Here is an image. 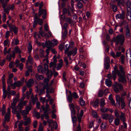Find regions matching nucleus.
Here are the masks:
<instances>
[{
  "mask_svg": "<svg viewBox=\"0 0 131 131\" xmlns=\"http://www.w3.org/2000/svg\"><path fill=\"white\" fill-rule=\"evenodd\" d=\"M117 67L115 66L114 68V71H112V74L113 75V79L115 80L116 78V75L117 74L118 76L119 77L118 78L119 81L122 82L124 84L126 83V80L125 77V73L124 70V69L122 66H120L119 67V71L117 69Z\"/></svg>",
  "mask_w": 131,
  "mask_h": 131,
  "instance_id": "obj_1",
  "label": "nucleus"
},
{
  "mask_svg": "<svg viewBox=\"0 0 131 131\" xmlns=\"http://www.w3.org/2000/svg\"><path fill=\"white\" fill-rule=\"evenodd\" d=\"M73 42H71V45L66 44L65 45V48H64L65 53L67 54L68 57L72 55L73 56L75 55L77 53V49L76 48H74L73 49L68 51L72 49V46L74 45Z\"/></svg>",
  "mask_w": 131,
  "mask_h": 131,
  "instance_id": "obj_2",
  "label": "nucleus"
},
{
  "mask_svg": "<svg viewBox=\"0 0 131 131\" xmlns=\"http://www.w3.org/2000/svg\"><path fill=\"white\" fill-rule=\"evenodd\" d=\"M116 103L117 105L119 106L120 105V102L121 103V106L122 109L124 108L125 106V104L124 102V99L122 97H120L119 95H116Z\"/></svg>",
  "mask_w": 131,
  "mask_h": 131,
  "instance_id": "obj_3",
  "label": "nucleus"
},
{
  "mask_svg": "<svg viewBox=\"0 0 131 131\" xmlns=\"http://www.w3.org/2000/svg\"><path fill=\"white\" fill-rule=\"evenodd\" d=\"M124 40L125 37L123 34H121L117 36L115 40L116 45L118 44L122 45L124 42Z\"/></svg>",
  "mask_w": 131,
  "mask_h": 131,
  "instance_id": "obj_4",
  "label": "nucleus"
},
{
  "mask_svg": "<svg viewBox=\"0 0 131 131\" xmlns=\"http://www.w3.org/2000/svg\"><path fill=\"white\" fill-rule=\"evenodd\" d=\"M21 114L23 115H25L28 114V112L25 110H23L21 112ZM24 120H25V121L24 125L25 126H27L29 124L31 120L29 118H27V116H25L23 117Z\"/></svg>",
  "mask_w": 131,
  "mask_h": 131,
  "instance_id": "obj_5",
  "label": "nucleus"
},
{
  "mask_svg": "<svg viewBox=\"0 0 131 131\" xmlns=\"http://www.w3.org/2000/svg\"><path fill=\"white\" fill-rule=\"evenodd\" d=\"M48 102H46V108H45L43 106H41V108H42V110L45 111V112H47L48 111H49L50 110L49 109V106L47 104ZM43 114L46 117V119H48L49 118V116L48 114H47L46 112H45Z\"/></svg>",
  "mask_w": 131,
  "mask_h": 131,
  "instance_id": "obj_6",
  "label": "nucleus"
},
{
  "mask_svg": "<svg viewBox=\"0 0 131 131\" xmlns=\"http://www.w3.org/2000/svg\"><path fill=\"white\" fill-rule=\"evenodd\" d=\"M125 13L124 12L122 11L121 14H117L116 17L117 19H124L125 17Z\"/></svg>",
  "mask_w": 131,
  "mask_h": 131,
  "instance_id": "obj_7",
  "label": "nucleus"
},
{
  "mask_svg": "<svg viewBox=\"0 0 131 131\" xmlns=\"http://www.w3.org/2000/svg\"><path fill=\"white\" fill-rule=\"evenodd\" d=\"M9 27H10V31H13L15 34H16L18 31V29L14 25H9Z\"/></svg>",
  "mask_w": 131,
  "mask_h": 131,
  "instance_id": "obj_8",
  "label": "nucleus"
},
{
  "mask_svg": "<svg viewBox=\"0 0 131 131\" xmlns=\"http://www.w3.org/2000/svg\"><path fill=\"white\" fill-rule=\"evenodd\" d=\"M10 109L9 108H8L7 109V112L6 113L5 117V121L7 122H9V118L10 116Z\"/></svg>",
  "mask_w": 131,
  "mask_h": 131,
  "instance_id": "obj_9",
  "label": "nucleus"
},
{
  "mask_svg": "<svg viewBox=\"0 0 131 131\" xmlns=\"http://www.w3.org/2000/svg\"><path fill=\"white\" fill-rule=\"evenodd\" d=\"M125 36L127 38H130L131 35L130 32V30L128 25H127L126 27Z\"/></svg>",
  "mask_w": 131,
  "mask_h": 131,
  "instance_id": "obj_10",
  "label": "nucleus"
},
{
  "mask_svg": "<svg viewBox=\"0 0 131 131\" xmlns=\"http://www.w3.org/2000/svg\"><path fill=\"white\" fill-rule=\"evenodd\" d=\"M63 60L60 59L59 60V63L56 64V67L57 70H59L63 66Z\"/></svg>",
  "mask_w": 131,
  "mask_h": 131,
  "instance_id": "obj_11",
  "label": "nucleus"
},
{
  "mask_svg": "<svg viewBox=\"0 0 131 131\" xmlns=\"http://www.w3.org/2000/svg\"><path fill=\"white\" fill-rule=\"evenodd\" d=\"M130 49L127 50L126 53V58L127 61H130L131 60V55L130 52Z\"/></svg>",
  "mask_w": 131,
  "mask_h": 131,
  "instance_id": "obj_12",
  "label": "nucleus"
},
{
  "mask_svg": "<svg viewBox=\"0 0 131 131\" xmlns=\"http://www.w3.org/2000/svg\"><path fill=\"white\" fill-rule=\"evenodd\" d=\"M33 62L34 61L33 58L30 56H29L28 57V59L26 62V66H28V63L31 64H33Z\"/></svg>",
  "mask_w": 131,
  "mask_h": 131,
  "instance_id": "obj_13",
  "label": "nucleus"
},
{
  "mask_svg": "<svg viewBox=\"0 0 131 131\" xmlns=\"http://www.w3.org/2000/svg\"><path fill=\"white\" fill-rule=\"evenodd\" d=\"M107 125V124L106 123H102L100 127L101 131H104L105 130L106 128Z\"/></svg>",
  "mask_w": 131,
  "mask_h": 131,
  "instance_id": "obj_14",
  "label": "nucleus"
},
{
  "mask_svg": "<svg viewBox=\"0 0 131 131\" xmlns=\"http://www.w3.org/2000/svg\"><path fill=\"white\" fill-rule=\"evenodd\" d=\"M19 43V41L18 39L17 38H15L13 39L11 44L12 46H14L18 45Z\"/></svg>",
  "mask_w": 131,
  "mask_h": 131,
  "instance_id": "obj_15",
  "label": "nucleus"
},
{
  "mask_svg": "<svg viewBox=\"0 0 131 131\" xmlns=\"http://www.w3.org/2000/svg\"><path fill=\"white\" fill-rule=\"evenodd\" d=\"M99 102V100L97 99L95 100L94 102H91V104L94 107H96L98 106V104Z\"/></svg>",
  "mask_w": 131,
  "mask_h": 131,
  "instance_id": "obj_16",
  "label": "nucleus"
},
{
  "mask_svg": "<svg viewBox=\"0 0 131 131\" xmlns=\"http://www.w3.org/2000/svg\"><path fill=\"white\" fill-rule=\"evenodd\" d=\"M46 47L48 48H51V47L54 46L52 42L48 41L46 43Z\"/></svg>",
  "mask_w": 131,
  "mask_h": 131,
  "instance_id": "obj_17",
  "label": "nucleus"
},
{
  "mask_svg": "<svg viewBox=\"0 0 131 131\" xmlns=\"http://www.w3.org/2000/svg\"><path fill=\"white\" fill-rule=\"evenodd\" d=\"M48 122L50 124L52 123H53L54 128L55 129H56L58 127V124L56 122H53V121L52 120L49 119L48 121Z\"/></svg>",
  "mask_w": 131,
  "mask_h": 131,
  "instance_id": "obj_18",
  "label": "nucleus"
},
{
  "mask_svg": "<svg viewBox=\"0 0 131 131\" xmlns=\"http://www.w3.org/2000/svg\"><path fill=\"white\" fill-rule=\"evenodd\" d=\"M110 5L111 7L113 9V11L116 12L117 10V7L113 3L111 2L110 3Z\"/></svg>",
  "mask_w": 131,
  "mask_h": 131,
  "instance_id": "obj_19",
  "label": "nucleus"
},
{
  "mask_svg": "<svg viewBox=\"0 0 131 131\" xmlns=\"http://www.w3.org/2000/svg\"><path fill=\"white\" fill-rule=\"evenodd\" d=\"M120 119L123 122H125L126 121V118L125 114L121 112V114L119 116Z\"/></svg>",
  "mask_w": 131,
  "mask_h": 131,
  "instance_id": "obj_20",
  "label": "nucleus"
},
{
  "mask_svg": "<svg viewBox=\"0 0 131 131\" xmlns=\"http://www.w3.org/2000/svg\"><path fill=\"white\" fill-rule=\"evenodd\" d=\"M114 116L112 114H109V116L108 117V119L109 120V122L110 123H111L113 121L114 119Z\"/></svg>",
  "mask_w": 131,
  "mask_h": 131,
  "instance_id": "obj_21",
  "label": "nucleus"
},
{
  "mask_svg": "<svg viewBox=\"0 0 131 131\" xmlns=\"http://www.w3.org/2000/svg\"><path fill=\"white\" fill-rule=\"evenodd\" d=\"M37 70L39 73L42 74L45 73V71L43 69L41 65L39 66L38 67Z\"/></svg>",
  "mask_w": 131,
  "mask_h": 131,
  "instance_id": "obj_22",
  "label": "nucleus"
},
{
  "mask_svg": "<svg viewBox=\"0 0 131 131\" xmlns=\"http://www.w3.org/2000/svg\"><path fill=\"white\" fill-rule=\"evenodd\" d=\"M34 82V81L32 79H30L27 82V85L29 88L33 84Z\"/></svg>",
  "mask_w": 131,
  "mask_h": 131,
  "instance_id": "obj_23",
  "label": "nucleus"
},
{
  "mask_svg": "<svg viewBox=\"0 0 131 131\" xmlns=\"http://www.w3.org/2000/svg\"><path fill=\"white\" fill-rule=\"evenodd\" d=\"M105 83L106 85L108 87L111 86L112 84V82L111 81L108 79H106V80Z\"/></svg>",
  "mask_w": 131,
  "mask_h": 131,
  "instance_id": "obj_24",
  "label": "nucleus"
},
{
  "mask_svg": "<svg viewBox=\"0 0 131 131\" xmlns=\"http://www.w3.org/2000/svg\"><path fill=\"white\" fill-rule=\"evenodd\" d=\"M126 17L127 19L128 20H131V10L127 11Z\"/></svg>",
  "mask_w": 131,
  "mask_h": 131,
  "instance_id": "obj_25",
  "label": "nucleus"
},
{
  "mask_svg": "<svg viewBox=\"0 0 131 131\" xmlns=\"http://www.w3.org/2000/svg\"><path fill=\"white\" fill-rule=\"evenodd\" d=\"M45 14L44 17L46 15V10L45 9H40L39 11V15L40 16L41 15Z\"/></svg>",
  "mask_w": 131,
  "mask_h": 131,
  "instance_id": "obj_26",
  "label": "nucleus"
},
{
  "mask_svg": "<svg viewBox=\"0 0 131 131\" xmlns=\"http://www.w3.org/2000/svg\"><path fill=\"white\" fill-rule=\"evenodd\" d=\"M16 105V103L14 102L12 103V112L14 113H15L16 112V110L15 107Z\"/></svg>",
  "mask_w": 131,
  "mask_h": 131,
  "instance_id": "obj_27",
  "label": "nucleus"
},
{
  "mask_svg": "<svg viewBox=\"0 0 131 131\" xmlns=\"http://www.w3.org/2000/svg\"><path fill=\"white\" fill-rule=\"evenodd\" d=\"M31 99L34 104H35V102L37 101L38 100L36 96L34 97L33 95H32L31 96Z\"/></svg>",
  "mask_w": 131,
  "mask_h": 131,
  "instance_id": "obj_28",
  "label": "nucleus"
},
{
  "mask_svg": "<svg viewBox=\"0 0 131 131\" xmlns=\"http://www.w3.org/2000/svg\"><path fill=\"white\" fill-rule=\"evenodd\" d=\"M35 77L38 80H42L43 78V75H39L38 74H36Z\"/></svg>",
  "mask_w": 131,
  "mask_h": 131,
  "instance_id": "obj_29",
  "label": "nucleus"
},
{
  "mask_svg": "<svg viewBox=\"0 0 131 131\" xmlns=\"http://www.w3.org/2000/svg\"><path fill=\"white\" fill-rule=\"evenodd\" d=\"M72 122L73 123V126L74 127L76 126V123L77 121V118L75 116H74L73 117L72 116Z\"/></svg>",
  "mask_w": 131,
  "mask_h": 131,
  "instance_id": "obj_30",
  "label": "nucleus"
},
{
  "mask_svg": "<svg viewBox=\"0 0 131 131\" xmlns=\"http://www.w3.org/2000/svg\"><path fill=\"white\" fill-rule=\"evenodd\" d=\"M117 4L118 5L123 6L124 5V0H117Z\"/></svg>",
  "mask_w": 131,
  "mask_h": 131,
  "instance_id": "obj_31",
  "label": "nucleus"
},
{
  "mask_svg": "<svg viewBox=\"0 0 131 131\" xmlns=\"http://www.w3.org/2000/svg\"><path fill=\"white\" fill-rule=\"evenodd\" d=\"M126 4L127 6V11L131 10L130 7L131 5L130 2L128 1L127 2Z\"/></svg>",
  "mask_w": 131,
  "mask_h": 131,
  "instance_id": "obj_32",
  "label": "nucleus"
},
{
  "mask_svg": "<svg viewBox=\"0 0 131 131\" xmlns=\"http://www.w3.org/2000/svg\"><path fill=\"white\" fill-rule=\"evenodd\" d=\"M27 68L28 69V71H26L25 73V75L26 76H28L29 75V72H31V66H26Z\"/></svg>",
  "mask_w": 131,
  "mask_h": 131,
  "instance_id": "obj_33",
  "label": "nucleus"
},
{
  "mask_svg": "<svg viewBox=\"0 0 131 131\" xmlns=\"http://www.w3.org/2000/svg\"><path fill=\"white\" fill-rule=\"evenodd\" d=\"M53 74L54 76L55 77H56L58 74V73L57 72L55 71L54 69L53 71H50V76H52Z\"/></svg>",
  "mask_w": 131,
  "mask_h": 131,
  "instance_id": "obj_34",
  "label": "nucleus"
},
{
  "mask_svg": "<svg viewBox=\"0 0 131 131\" xmlns=\"http://www.w3.org/2000/svg\"><path fill=\"white\" fill-rule=\"evenodd\" d=\"M23 81H18L17 82H15L14 84H16V86L19 87L20 86L22 85L23 84Z\"/></svg>",
  "mask_w": 131,
  "mask_h": 131,
  "instance_id": "obj_35",
  "label": "nucleus"
},
{
  "mask_svg": "<svg viewBox=\"0 0 131 131\" xmlns=\"http://www.w3.org/2000/svg\"><path fill=\"white\" fill-rule=\"evenodd\" d=\"M44 68L45 69H43L45 71V72L47 70V74L48 75H49L50 71L49 70H48V65L47 64L45 63L44 64Z\"/></svg>",
  "mask_w": 131,
  "mask_h": 131,
  "instance_id": "obj_36",
  "label": "nucleus"
},
{
  "mask_svg": "<svg viewBox=\"0 0 131 131\" xmlns=\"http://www.w3.org/2000/svg\"><path fill=\"white\" fill-rule=\"evenodd\" d=\"M14 50L16 53L20 54L21 52V51L19 49V48L17 46H16L14 48Z\"/></svg>",
  "mask_w": 131,
  "mask_h": 131,
  "instance_id": "obj_37",
  "label": "nucleus"
},
{
  "mask_svg": "<svg viewBox=\"0 0 131 131\" xmlns=\"http://www.w3.org/2000/svg\"><path fill=\"white\" fill-rule=\"evenodd\" d=\"M108 116L109 114H104L102 115L101 117L103 119L107 120L108 119Z\"/></svg>",
  "mask_w": 131,
  "mask_h": 131,
  "instance_id": "obj_38",
  "label": "nucleus"
},
{
  "mask_svg": "<svg viewBox=\"0 0 131 131\" xmlns=\"http://www.w3.org/2000/svg\"><path fill=\"white\" fill-rule=\"evenodd\" d=\"M46 96L48 97V99L46 100V102H48V101L50 100V104H52L53 103V101L51 98V97L48 94H47Z\"/></svg>",
  "mask_w": 131,
  "mask_h": 131,
  "instance_id": "obj_39",
  "label": "nucleus"
},
{
  "mask_svg": "<svg viewBox=\"0 0 131 131\" xmlns=\"http://www.w3.org/2000/svg\"><path fill=\"white\" fill-rule=\"evenodd\" d=\"M79 103L81 106H83L85 104V102L82 98L80 97L79 99Z\"/></svg>",
  "mask_w": 131,
  "mask_h": 131,
  "instance_id": "obj_40",
  "label": "nucleus"
},
{
  "mask_svg": "<svg viewBox=\"0 0 131 131\" xmlns=\"http://www.w3.org/2000/svg\"><path fill=\"white\" fill-rule=\"evenodd\" d=\"M105 100L103 99H102L100 102V106L101 107H103L105 105Z\"/></svg>",
  "mask_w": 131,
  "mask_h": 131,
  "instance_id": "obj_41",
  "label": "nucleus"
},
{
  "mask_svg": "<svg viewBox=\"0 0 131 131\" xmlns=\"http://www.w3.org/2000/svg\"><path fill=\"white\" fill-rule=\"evenodd\" d=\"M13 81L12 79H8L7 81V83L8 85L12 86Z\"/></svg>",
  "mask_w": 131,
  "mask_h": 131,
  "instance_id": "obj_42",
  "label": "nucleus"
},
{
  "mask_svg": "<svg viewBox=\"0 0 131 131\" xmlns=\"http://www.w3.org/2000/svg\"><path fill=\"white\" fill-rule=\"evenodd\" d=\"M103 95V91L102 90H99L98 93L99 97H102Z\"/></svg>",
  "mask_w": 131,
  "mask_h": 131,
  "instance_id": "obj_43",
  "label": "nucleus"
},
{
  "mask_svg": "<svg viewBox=\"0 0 131 131\" xmlns=\"http://www.w3.org/2000/svg\"><path fill=\"white\" fill-rule=\"evenodd\" d=\"M119 120L118 118H116L114 120V123L116 126L118 125L119 124Z\"/></svg>",
  "mask_w": 131,
  "mask_h": 131,
  "instance_id": "obj_44",
  "label": "nucleus"
},
{
  "mask_svg": "<svg viewBox=\"0 0 131 131\" xmlns=\"http://www.w3.org/2000/svg\"><path fill=\"white\" fill-rule=\"evenodd\" d=\"M3 7V8L4 11L7 14H8L9 12V9L8 8H5L6 6L5 5H2Z\"/></svg>",
  "mask_w": 131,
  "mask_h": 131,
  "instance_id": "obj_45",
  "label": "nucleus"
},
{
  "mask_svg": "<svg viewBox=\"0 0 131 131\" xmlns=\"http://www.w3.org/2000/svg\"><path fill=\"white\" fill-rule=\"evenodd\" d=\"M116 85H115L114 86V89L115 92L117 93H118L119 92V90Z\"/></svg>",
  "mask_w": 131,
  "mask_h": 131,
  "instance_id": "obj_46",
  "label": "nucleus"
},
{
  "mask_svg": "<svg viewBox=\"0 0 131 131\" xmlns=\"http://www.w3.org/2000/svg\"><path fill=\"white\" fill-rule=\"evenodd\" d=\"M92 115L94 117L96 118L97 117V115L96 112L93 111L92 112Z\"/></svg>",
  "mask_w": 131,
  "mask_h": 131,
  "instance_id": "obj_47",
  "label": "nucleus"
},
{
  "mask_svg": "<svg viewBox=\"0 0 131 131\" xmlns=\"http://www.w3.org/2000/svg\"><path fill=\"white\" fill-rule=\"evenodd\" d=\"M121 61L122 64H123L125 61V56L123 55H122L121 57Z\"/></svg>",
  "mask_w": 131,
  "mask_h": 131,
  "instance_id": "obj_48",
  "label": "nucleus"
},
{
  "mask_svg": "<svg viewBox=\"0 0 131 131\" xmlns=\"http://www.w3.org/2000/svg\"><path fill=\"white\" fill-rule=\"evenodd\" d=\"M39 52L40 53V56L41 58L43 57V53L44 50L42 49H41L39 50Z\"/></svg>",
  "mask_w": 131,
  "mask_h": 131,
  "instance_id": "obj_49",
  "label": "nucleus"
},
{
  "mask_svg": "<svg viewBox=\"0 0 131 131\" xmlns=\"http://www.w3.org/2000/svg\"><path fill=\"white\" fill-rule=\"evenodd\" d=\"M32 47L30 43H29L28 47V50L29 53H30L32 50Z\"/></svg>",
  "mask_w": 131,
  "mask_h": 131,
  "instance_id": "obj_50",
  "label": "nucleus"
},
{
  "mask_svg": "<svg viewBox=\"0 0 131 131\" xmlns=\"http://www.w3.org/2000/svg\"><path fill=\"white\" fill-rule=\"evenodd\" d=\"M110 62V58L109 57H107L105 59L104 63H109Z\"/></svg>",
  "mask_w": 131,
  "mask_h": 131,
  "instance_id": "obj_51",
  "label": "nucleus"
},
{
  "mask_svg": "<svg viewBox=\"0 0 131 131\" xmlns=\"http://www.w3.org/2000/svg\"><path fill=\"white\" fill-rule=\"evenodd\" d=\"M37 21L39 24L40 25H42L43 23V21L42 19L37 18Z\"/></svg>",
  "mask_w": 131,
  "mask_h": 131,
  "instance_id": "obj_52",
  "label": "nucleus"
},
{
  "mask_svg": "<svg viewBox=\"0 0 131 131\" xmlns=\"http://www.w3.org/2000/svg\"><path fill=\"white\" fill-rule=\"evenodd\" d=\"M115 115L117 117H119V115L118 111L117 110H115L114 111Z\"/></svg>",
  "mask_w": 131,
  "mask_h": 131,
  "instance_id": "obj_53",
  "label": "nucleus"
},
{
  "mask_svg": "<svg viewBox=\"0 0 131 131\" xmlns=\"http://www.w3.org/2000/svg\"><path fill=\"white\" fill-rule=\"evenodd\" d=\"M77 6L79 9H81L83 7V5L81 3L79 2L77 3Z\"/></svg>",
  "mask_w": 131,
  "mask_h": 131,
  "instance_id": "obj_54",
  "label": "nucleus"
},
{
  "mask_svg": "<svg viewBox=\"0 0 131 131\" xmlns=\"http://www.w3.org/2000/svg\"><path fill=\"white\" fill-rule=\"evenodd\" d=\"M8 93L7 91H3V98L5 99Z\"/></svg>",
  "mask_w": 131,
  "mask_h": 131,
  "instance_id": "obj_55",
  "label": "nucleus"
},
{
  "mask_svg": "<svg viewBox=\"0 0 131 131\" xmlns=\"http://www.w3.org/2000/svg\"><path fill=\"white\" fill-rule=\"evenodd\" d=\"M52 42L54 46L57 45L58 43V41L55 39H53L52 41Z\"/></svg>",
  "mask_w": 131,
  "mask_h": 131,
  "instance_id": "obj_56",
  "label": "nucleus"
},
{
  "mask_svg": "<svg viewBox=\"0 0 131 131\" xmlns=\"http://www.w3.org/2000/svg\"><path fill=\"white\" fill-rule=\"evenodd\" d=\"M101 111L103 112H105L108 111V109L106 108H103L100 109Z\"/></svg>",
  "mask_w": 131,
  "mask_h": 131,
  "instance_id": "obj_57",
  "label": "nucleus"
},
{
  "mask_svg": "<svg viewBox=\"0 0 131 131\" xmlns=\"http://www.w3.org/2000/svg\"><path fill=\"white\" fill-rule=\"evenodd\" d=\"M82 116H81L79 115H77V118L78 119V120L79 123H80L81 122V118Z\"/></svg>",
  "mask_w": 131,
  "mask_h": 131,
  "instance_id": "obj_58",
  "label": "nucleus"
},
{
  "mask_svg": "<svg viewBox=\"0 0 131 131\" xmlns=\"http://www.w3.org/2000/svg\"><path fill=\"white\" fill-rule=\"evenodd\" d=\"M9 0H2L1 2L2 4L3 5H5V6H6V3L8 2Z\"/></svg>",
  "mask_w": 131,
  "mask_h": 131,
  "instance_id": "obj_59",
  "label": "nucleus"
},
{
  "mask_svg": "<svg viewBox=\"0 0 131 131\" xmlns=\"http://www.w3.org/2000/svg\"><path fill=\"white\" fill-rule=\"evenodd\" d=\"M3 21L5 22L6 20V15L5 13H3L2 17Z\"/></svg>",
  "mask_w": 131,
  "mask_h": 131,
  "instance_id": "obj_60",
  "label": "nucleus"
},
{
  "mask_svg": "<svg viewBox=\"0 0 131 131\" xmlns=\"http://www.w3.org/2000/svg\"><path fill=\"white\" fill-rule=\"evenodd\" d=\"M9 10H13L14 8V5H11L9 6L8 7Z\"/></svg>",
  "mask_w": 131,
  "mask_h": 131,
  "instance_id": "obj_61",
  "label": "nucleus"
},
{
  "mask_svg": "<svg viewBox=\"0 0 131 131\" xmlns=\"http://www.w3.org/2000/svg\"><path fill=\"white\" fill-rule=\"evenodd\" d=\"M43 128L42 126V124H40L39 126L38 131H43Z\"/></svg>",
  "mask_w": 131,
  "mask_h": 131,
  "instance_id": "obj_62",
  "label": "nucleus"
},
{
  "mask_svg": "<svg viewBox=\"0 0 131 131\" xmlns=\"http://www.w3.org/2000/svg\"><path fill=\"white\" fill-rule=\"evenodd\" d=\"M72 97L70 96H69L67 97V100L69 102H71L72 101Z\"/></svg>",
  "mask_w": 131,
  "mask_h": 131,
  "instance_id": "obj_63",
  "label": "nucleus"
},
{
  "mask_svg": "<svg viewBox=\"0 0 131 131\" xmlns=\"http://www.w3.org/2000/svg\"><path fill=\"white\" fill-rule=\"evenodd\" d=\"M127 79L129 82L131 81V75L129 74H127Z\"/></svg>",
  "mask_w": 131,
  "mask_h": 131,
  "instance_id": "obj_64",
  "label": "nucleus"
}]
</instances>
